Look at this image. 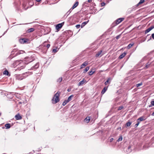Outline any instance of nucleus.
<instances>
[{"instance_id":"60","label":"nucleus","mask_w":154,"mask_h":154,"mask_svg":"<svg viewBox=\"0 0 154 154\" xmlns=\"http://www.w3.org/2000/svg\"><path fill=\"white\" fill-rule=\"evenodd\" d=\"M18 98L19 99H20V97H18Z\"/></svg>"},{"instance_id":"25","label":"nucleus","mask_w":154,"mask_h":154,"mask_svg":"<svg viewBox=\"0 0 154 154\" xmlns=\"http://www.w3.org/2000/svg\"><path fill=\"white\" fill-rule=\"evenodd\" d=\"M73 97V95H72L70 96H69L67 99V100H68V101L69 102V101H70L72 100V97Z\"/></svg>"},{"instance_id":"63","label":"nucleus","mask_w":154,"mask_h":154,"mask_svg":"<svg viewBox=\"0 0 154 154\" xmlns=\"http://www.w3.org/2000/svg\"><path fill=\"white\" fill-rule=\"evenodd\" d=\"M2 128H4V127H2Z\"/></svg>"},{"instance_id":"22","label":"nucleus","mask_w":154,"mask_h":154,"mask_svg":"<svg viewBox=\"0 0 154 154\" xmlns=\"http://www.w3.org/2000/svg\"><path fill=\"white\" fill-rule=\"evenodd\" d=\"M5 127L6 129H8L11 127V125L9 123H7L5 124Z\"/></svg>"},{"instance_id":"3","label":"nucleus","mask_w":154,"mask_h":154,"mask_svg":"<svg viewBox=\"0 0 154 154\" xmlns=\"http://www.w3.org/2000/svg\"><path fill=\"white\" fill-rule=\"evenodd\" d=\"M25 61H22L20 62L18 65V67L19 68L18 69L20 70L21 69H23L25 67L26 64Z\"/></svg>"},{"instance_id":"33","label":"nucleus","mask_w":154,"mask_h":154,"mask_svg":"<svg viewBox=\"0 0 154 154\" xmlns=\"http://www.w3.org/2000/svg\"><path fill=\"white\" fill-rule=\"evenodd\" d=\"M95 72V71H89L88 72L89 75H92L94 72Z\"/></svg>"},{"instance_id":"23","label":"nucleus","mask_w":154,"mask_h":154,"mask_svg":"<svg viewBox=\"0 0 154 154\" xmlns=\"http://www.w3.org/2000/svg\"><path fill=\"white\" fill-rule=\"evenodd\" d=\"M89 20H88L87 21H85L83 22L81 25V28H82L85 25H86L88 23V22Z\"/></svg>"},{"instance_id":"2","label":"nucleus","mask_w":154,"mask_h":154,"mask_svg":"<svg viewBox=\"0 0 154 154\" xmlns=\"http://www.w3.org/2000/svg\"><path fill=\"white\" fill-rule=\"evenodd\" d=\"M30 74L29 72L24 73L22 74L17 75V79L18 80H22L29 75Z\"/></svg>"},{"instance_id":"32","label":"nucleus","mask_w":154,"mask_h":154,"mask_svg":"<svg viewBox=\"0 0 154 154\" xmlns=\"http://www.w3.org/2000/svg\"><path fill=\"white\" fill-rule=\"evenodd\" d=\"M144 1V0H140L139 3L137 5V6H138L139 5L143 3Z\"/></svg>"},{"instance_id":"6","label":"nucleus","mask_w":154,"mask_h":154,"mask_svg":"<svg viewBox=\"0 0 154 154\" xmlns=\"http://www.w3.org/2000/svg\"><path fill=\"white\" fill-rule=\"evenodd\" d=\"M24 51L22 50L19 51H18L17 50V52L12 57H14L20 54H22L24 53Z\"/></svg>"},{"instance_id":"48","label":"nucleus","mask_w":154,"mask_h":154,"mask_svg":"<svg viewBox=\"0 0 154 154\" xmlns=\"http://www.w3.org/2000/svg\"><path fill=\"white\" fill-rule=\"evenodd\" d=\"M137 123H138V124H139L140 123V121H139V120H138V119H137Z\"/></svg>"},{"instance_id":"62","label":"nucleus","mask_w":154,"mask_h":154,"mask_svg":"<svg viewBox=\"0 0 154 154\" xmlns=\"http://www.w3.org/2000/svg\"><path fill=\"white\" fill-rule=\"evenodd\" d=\"M68 91H69V90L68 89Z\"/></svg>"},{"instance_id":"15","label":"nucleus","mask_w":154,"mask_h":154,"mask_svg":"<svg viewBox=\"0 0 154 154\" xmlns=\"http://www.w3.org/2000/svg\"><path fill=\"white\" fill-rule=\"evenodd\" d=\"M88 65V63L86 62H85L81 66L80 69H81L84 68L85 66Z\"/></svg>"},{"instance_id":"51","label":"nucleus","mask_w":154,"mask_h":154,"mask_svg":"<svg viewBox=\"0 0 154 154\" xmlns=\"http://www.w3.org/2000/svg\"><path fill=\"white\" fill-rule=\"evenodd\" d=\"M113 140V138H111L110 139V142H112V141Z\"/></svg>"},{"instance_id":"11","label":"nucleus","mask_w":154,"mask_h":154,"mask_svg":"<svg viewBox=\"0 0 154 154\" xmlns=\"http://www.w3.org/2000/svg\"><path fill=\"white\" fill-rule=\"evenodd\" d=\"M63 23H62L57 25L56 27V29H59L61 28L62 27V26L63 25Z\"/></svg>"},{"instance_id":"55","label":"nucleus","mask_w":154,"mask_h":154,"mask_svg":"<svg viewBox=\"0 0 154 154\" xmlns=\"http://www.w3.org/2000/svg\"><path fill=\"white\" fill-rule=\"evenodd\" d=\"M149 64L148 65H147L146 66V67L147 68H148L149 67Z\"/></svg>"},{"instance_id":"42","label":"nucleus","mask_w":154,"mask_h":154,"mask_svg":"<svg viewBox=\"0 0 154 154\" xmlns=\"http://www.w3.org/2000/svg\"><path fill=\"white\" fill-rule=\"evenodd\" d=\"M120 36H121V35H118L116 37V39H119L120 37Z\"/></svg>"},{"instance_id":"46","label":"nucleus","mask_w":154,"mask_h":154,"mask_svg":"<svg viewBox=\"0 0 154 154\" xmlns=\"http://www.w3.org/2000/svg\"><path fill=\"white\" fill-rule=\"evenodd\" d=\"M151 36L152 37V39H154V33L152 34Z\"/></svg>"},{"instance_id":"31","label":"nucleus","mask_w":154,"mask_h":154,"mask_svg":"<svg viewBox=\"0 0 154 154\" xmlns=\"http://www.w3.org/2000/svg\"><path fill=\"white\" fill-rule=\"evenodd\" d=\"M131 122H128L126 124V127L130 126L131 125Z\"/></svg>"},{"instance_id":"1","label":"nucleus","mask_w":154,"mask_h":154,"mask_svg":"<svg viewBox=\"0 0 154 154\" xmlns=\"http://www.w3.org/2000/svg\"><path fill=\"white\" fill-rule=\"evenodd\" d=\"M60 93L58 92L54 94V97L52 99V103L53 104H55L59 101V97Z\"/></svg>"},{"instance_id":"26","label":"nucleus","mask_w":154,"mask_h":154,"mask_svg":"<svg viewBox=\"0 0 154 154\" xmlns=\"http://www.w3.org/2000/svg\"><path fill=\"white\" fill-rule=\"evenodd\" d=\"M90 120V118L89 117H87L85 119V121L87 123L89 122Z\"/></svg>"},{"instance_id":"28","label":"nucleus","mask_w":154,"mask_h":154,"mask_svg":"<svg viewBox=\"0 0 154 154\" xmlns=\"http://www.w3.org/2000/svg\"><path fill=\"white\" fill-rule=\"evenodd\" d=\"M34 30V29L33 28H31L28 30L27 31L28 32H31Z\"/></svg>"},{"instance_id":"18","label":"nucleus","mask_w":154,"mask_h":154,"mask_svg":"<svg viewBox=\"0 0 154 154\" xmlns=\"http://www.w3.org/2000/svg\"><path fill=\"white\" fill-rule=\"evenodd\" d=\"M86 81L84 79L82 80V81L80 82L78 84V85L79 86L82 85H83L85 82Z\"/></svg>"},{"instance_id":"16","label":"nucleus","mask_w":154,"mask_h":154,"mask_svg":"<svg viewBox=\"0 0 154 154\" xmlns=\"http://www.w3.org/2000/svg\"><path fill=\"white\" fill-rule=\"evenodd\" d=\"M111 78H109L107 81L105 82L104 84L105 85H107L108 83H110L111 81Z\"/></svg>"},{"instance_id":"21","label":"nucleus","mask_w":154,"mask_h":154,"mask_svg":"<svg viewBox=\"0 0 154 154\" xmlns=\"http://www.w3.org/2000/svg\"><path fill=\"white\" fill-rule=\"evenodd\" d=\"M107 87H104L103 89L102 90V91L101 93L102 94H103L107 90Z\"/></svg>"},{"instance_id":"58","label":"nucleus","mask_w":154,"mask_h":154,"mask_svg":"<svg viewBox=\"0 0 154 154\" xmlns=\"http://www.w3.org/2000/svg\"><path fill=\"white\" fill-rule=\"evenodd\" d=\"M36 1L37 2H40L41 1V0H36Z\"/></svg>"},{"instance_id":"52","label":"nucleus","mask_w":154,"mask_h":154,"mask_svg":"<svg viewBox=\"0 0 154 154\" xmlns=\"http://www.w3.org/2000/svg\"><path fill=\"white\" fill-rule=\"evenodd\" d=\"M92 0H88V2L89 3H90V2H91L92 1Z\"/></svg>"},{"instance_id":"24","label":"nucleus","mask_w":154,"mask_h":154,"mask_svg":"<svg viewBox=\"0 0 154 154\" xmlns=\"http://www.w3.org/2000/svg\"><path fill=\"white\" fill-rule=\"evenodd\" d=\"M78 4L79 2H76L72 7V9H73L74 8H75L78 5Z\"/></svg>"},{"instance_id":"13","label":"nucleus","mask_w":154,"mask_h":154,"mask_svg":"<svg viewBox=\"0 0 154 154\" xmlns=\"http://www.w3.org/2000/svg\"><path fill=\"white\" fill-rule=\"evenodd\" d=\"M26 3H24L22 5L23 8L25 10H26L29 7L28 6H26Z\"/></svg>"},{"instance_id":"57","label":"nucleus","mask_w":154,"mask_h":154,"mask_svg":"<svg viewBox=\"0 0 154 154\" xmlns=\"http://www.w3.org/2000/svg\"><path fill=\"white\" fill-rule=\"evenodd\" d=\"M6 32H7V31H5V32L2 35H5V33Z\"/></svg>"},{"instance_id":"44","label":"nucleus","mask_w":154,"mask_h":154,"mask_svg":"<svg viewBox=\"0 0 154 154\" xmlns=\"http://www.w3.org/2000/svg\"><path fill=\"white\" fill-rule=\"evenodd\" d=\"M101 6H104L105 5V4L104 2H102L101 3Z\"/></svg>"},{"instance_id":"49","label":"nucleus","mask_w":154,"mask_h":154,"mask_svg":"<svg viewBox=\"0 0 154 154\" xmlns=\"http://www.w3.org/2000/svg\"><path fill=\"white\" fill-rule=\"evenodd\" d=\"M50 45L49 44H48V45H47L46 46V47L48 48L50 47Z\"/></svg>"},{"instance_id":"38","label":"nucleus","mask_w":154,"mask_h":154,"mask_svg":"<svg viewBox=\"0 0 154 154\" xmlns=\"http://www.w3.org/2000/svg\"><path fill=\"white\" fill-rule=\"evenodd\" d=\"M45 43H44L43 45H42L41 46H40V48H42L44 47L46 48V45H45Z\"/></svg>"},{"instance_id":"17","label":"nucleus","mask_w":154,"mask_h":154,"mask_svg":"<svg viewBox=\"0 0 154 154\" xmlns=\"http://www.w3.org/2000/svg\"><path fill=\"white\" fill-rule=\"evenodd\" d=\"M126 55V53L124 52L122 54L120 55L119 57V58L120 59H122Z\"/></svg>"},{"instance_id":"12","label":"nucleus","mask_w":154,"mask_h":154,"mask_svg":"<svg viewBox=\"0 0 154 154\" xmlns=\"http://www.w3.org/2000/svg\"><path fill=\"white\" fill-rule=\"evenodd\" d=\"M15 118L17 120H20L22 118V117L20 116L19 114H18L15 115Z\"/></svg>"},{"instance_id":"4","label":"nucleus","mask_w":154,"mask_h":154,"mask_svg":"<svg viewBox=\"0 0 154 154\" xmlns=\"http://www.w3.org/2000/svg\"><path fill=\"white\" fill-rule=\"evenodd\" d=\"M31 58L32 57H26L25 59V60L23 61L25 62L26 64H28V63L33 60V59H32Z\"/></svg>"},{"instance_id":"8","label":"nucleus","mask_w":154,"mask_h":154,"mask_svg":"<svg viewBox=\"0 0 154 154\" xmlns=\"http://www.w3.org/2000/svg\"><path fill=\"white\" fill-rule=\"evenodd\" d=\"M124 20V18H119L117 20H116V24H119L120 23H121V22H122V21H123Z\"/></svg>"},{"instance_id":"50","label":"nucleus","mask_w":154,"mask_h":154,"mask_svg":"<svg viewBox=\"0 0 154 154\" xmlns=\"http://www.w3.org/2000/svg\"><path fill=\"white\" fill-rule=\"evenodd\" d=\"M139 124H138V123H137L135 125V128H136L137 127V126L139 125Z\"/></svg>"},{"instance_id":"59","label":"nucleus","mask_w":154,"mask_h":154,"mask_svg":"<svg viewBox=\"0 0 154 154\" xmlns=\"http://www.w3.org/2000/svg\"><path fill=\"white\" fill-rule=\"evenodd\" d=\"M19 103H20V104H21L22 103V102H19Z\"/></svg>"},{"instance_id":"64","label":"nucleus","mask_w":154,"mask_h":154,"mask_svg":"<svg viewBox=\"0 0 154 154\" xmlns=\"http://www.w3.org/2000/svg\"><path fill=\"white\" fill-rule=\"evenodd\" d=\"M1 115V113H0V116Z\"/></svg>"},{"instance_id":"9","label":"nucleus","mask_w":154,"mask_h":154,"mask_svg":"<svg viewBox=\"0 0 154 154\" xmlns=\"http://www.w3.org/2000/svg\"><path fill=\"white\" fill-rule=\"evenodd\" d=\"M39 66V63H37L35 65L33 66L31 68V69L34 70L38 68Z\"/></svg>"},{"instance_id":"47","label":"nucleus","mask_w":154,"mask_h":154,"mask_svg":"<svg viewBox=\"0 0 154 154\" xmlns=\"http://www.w3.org/2000/svg\"><path fill=\"white\" fill-rule=\"evenodd\" d=\"M73 9H72V8H71L69 9V10L68 11H69V13H70Z\"/></svg>"},{"instance_id":"56","label":"nucleus","mask_w":154,"mask_h":154,"mask_svg":"<svg viewBox=\"0 0 154 154\" xmlns=\"http://www.w3.org/2000/svg\"><path fill=\"white\" fill-rule=\"evenodd\" d=\"M152 116H154V112L151 114Z\"/></svg>"},{"instance_id":"40","label":"nucleus","mask_w":154,"mask_h":154,"mask_svg":"<svg viewBox=\"0 0 154 154\" xmlns=\"http://www.w3.org/2000/svg\"><path fill=\"white\" fill-rule=\"evenodd\" d=\"M142 84H143L142 82H141L140 83L137 84L136 85V87H139L140 86L142 85Z\"/></svg>"},{"instance_id":"29","label":"nucleus","mask_w":154,"mask_h":154,"mask_svg":"<svg viewBox=\"0 0 154 154\" xmlns=\"http://www.w3.org/2000/svg\"><path fill=\"white\" fill-rule=\"evenodd\" d=\"M89 69V66H87L86 67L85 69L84 70V72L85 73L87 72Z\"/></svg>"},{"instance_id":"39","label":"nucleus","mask_w":154,"mask_h":154,"mask_svg":"<svg viewBox=\"0 0 154 154\" xmlns=\"http://www.w3.org/2000/svg\"><path fill=\"white\" fill-rule=\"evenodd\" d=\"M58 50L57 48L54 49L53 50V52L54 53H56L57 51Z\"/></svg>"},{"instance_id":"20","label":"nucleus","mask_w":154,"mask_h":154,"mask_svg":"<svg viewBox=\"0 0 154 154\" xmlns=\"http://www.w3.org/2000/svg\"><path fill=\"white\" fill-rule=\"evenodd\" d=\"M138 120H139V121L141 122V121H143L146 119L145 118V117L144 116H142L139 118L137 119Z\"/></svg>"},{"instance_id":"45","label":"nucleus","mask_w":154,"mask_h":154,"mask_svg":"<svg viewBox=\"0 0 154 154\" xmlns=\"http://www.w3.org/2000/svg\"><path fill=\"white\" fill-rule=\"evenodd\" d=\"M151 103L152 105L154 106V99L153 100L151 101Z\"/></svg>"},{"instance_id":"36","label":"nucleus","mask_w":154,"mask_h":154,"mask_svg":"<svg viewBox=\"0 0 154 154\" xmlns=\"http://www.w3.org/2000/svg\"><path fill=\"white\" fill-rule=\"evenodd\" d=\"M122 136H120L119 138L117 140V141L118 142L120 141H122Z\"/></svg>"},{"instance_id":"54","label":"nucleus","mask_w":154,"mask_h":154,"mask_svg":"<svg viewBox=\"0 0 154 154\" xmlns=\"http://www.w3.org/2000/svg\"><path fill=\"white\" fill-rule=\"evenodd\" d=\"M153 106V105H152V104H151H151L149 106V107H151V106Z\"/></svg>"},{"instance_id":"7","label":"nucleus","mask_w":154,"mask_h":154,"mask_svg":"<svg viewBox=\"0 0 154 154\" xmlns=\"http://www.w3.org/2000/svg\"><path fill=\"white\" fill-rule=\"evenodd\" d=\"M154 28V26H152L149 27V28H148L145 30V34H146L148 32H149L151 30L153 29Z\"/></svg>"},{"instance_id":"41","label":"nucleus","mask_w":154,"mask_h":154,"mask_svg":"<svg viewBox=\"0 0 154 154\" xmlns=\"http://www.w3.org/2000/svg\"><path fill=\"white\" fill-rule=\"evenodd\" d=\"M123 108V106H120L119 107L118 109L119 110H120L122 109Z\"/></svg>"},{"instance_id":"27","label":"nucleus","mask_w":154,"mask_h":154,"mask_svg":"<svg viewBox=\"0 0 154 154\" xmlns=\"http://www.w3.org/2000/svg\"><path fill=\"white\" fill-rule=\"evenodd\" d=\"M102 52V50L99 51L97 54H96V57H99L101 54Z\"/></svg>"},{"instance_id":"5","label":"nucleus","mask_w":154,"mask_h":154,"mask_svg":"<svg viewBox=\"0 0 154 154\" xmlns=\"http://www.w3.org/2000/svg\"><path fill=\"white\" fill-rule=\"evenodd\" d=\"M17 50L15 48H14L13 49V50L11 52V54L10 56V58H13L12 57L14 56V54L15 55V54L16 53H17Z\"/></svg>"},{"instance_id":"34","label":"nucleus","mask_w":154,"mask_h":154,"mask_svg":"<svg viewBox=\"0 0 154 154\" xmlns=\"http://www.w3.org/2000/svg\"><path fill=\"white\" fill-rule=\"evenodd\" d=\"M69 102L68 101V100H65L63 103L62 105L63 106L65 105L68 103Z\"/></svg>"},{"instance_id":"53","label":"nucleus","mask_w":154,"mask_h":154,"mask_svg":"<svg viewBox=\"0 0 154 154\" xmlns=\"http://www.w3.org/2000/svg\"><path fill=\"white\" fill-rule=\"evenodd\" d=\"M70 13H69V11H68L66 13V14H67V15H68Z\"/></svg>"},{"instance_id":"14","label":"nucleus","mask_w":154,"mask_h":154,"mask_svg":"<svg viewBox=\"0 0 154 154\" xmlns=\"http://www.w3.org/2000/svg\"><path fill=\"white\" fill-rule=\"evenodd\" d=\"M131 148V146H128V148L126 150L127 153H128L131 151L132 149Z\"/></svg>"},{"instance_id":"35","label":"nucleus","mask_w":154,"mask_h":154,"mask_svg":"<svg viewBox=\"0 0 154 154\" xmlns=\"http://www.w3.org/2000/svg\"><path fill=\"white\" fill-rule=\"evenodd\" d=\"M134 45L133 44H129L127 47L128 49L130 48L132 46H133Z\"/></svg>"},{"instance_id":"10","label":"nucleus","mask_w":154,"mask_h":154,"mask_svg":"<svg viewBox=\"0 0 154 154\" xmlns=\"http://www.w3.org/2000/svg\"><path fill=\"white\" fill-rule=\"evenodd\" d=\"M19 42L21 44H24L26 42L27 40L25 38H22L20 39L19 40Z\"/></svg>"},{"instance_id":"19","label":"nucleus","mask_w":154,"mask_h":154,"mask_svg":"<svg viewBox=\"0 0 154 154\" xmlns=\"http://www.w3.org/2000/svg\"><path fill=\"white\" fill-rule=\"evenodd\" d=\"M138 120H139V121L141 122V121H143L146 119L145 118V117L144 116H142L139 118L137 119Z\"/></svg>"},{"instance_id":"30","label":"nucleus","mask_w":154,"mask_h":154,"mask_svg":"<svg viewBox=\"0 0 154 154\" xmlns=\"http://www.w3.org/2000/svg\"><path fill=\"white\" fill-rule=\"evenodd\" d=\"M3 74L6 75H8L9 74V72L7 70H6L3 72Z\"/></svg>"},{"instance_id":"43","label":"nucleus","mask_w":154,"mask_h":154,"mask_svg":"<svg viewBox=\"0 0 154 154\" xmlns=\"http://www.w3.org/2000/svg\"><path fill=\"white\" fill-rule=\"evenodd\" d=\"M76 26V28L79 29L80 27V24L77 25L76 26Z\"/></svg>"},{"instance_id":"61","label":"nucleus","mask_w":154,"mask_h":154,"mask_svg":"<svg viewBox=\"0 0 154 154\" xmlns=\"http://www.w3.org/2000/svg\"><path fill=\"white\" fill-rule=\"evenodd\" d=\"M119 128V129H121V127H120Z\"/></svg>"},{"instance_id":"37","label":"nucleus","mask_w":154,"mask_h":154,"mask_svg":"<svg viewBox=\"0 0 154 154\" xmlns=\"http://www.w3.org/2000/svg\"><path fill=\"white\" fill-rule=\"evenodd\" d=\"M62 80V77H60V78H59L57 80V82H60Z\"/></svg>"}]
</instances>
